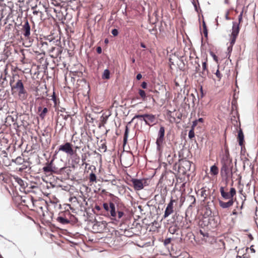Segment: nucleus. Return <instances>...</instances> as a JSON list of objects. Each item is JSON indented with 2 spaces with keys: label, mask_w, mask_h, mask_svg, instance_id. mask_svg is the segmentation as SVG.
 I'll return each instance as SVG.
<instances>
[{
  "label": "nucleus",
  "mask_w": 258,
  "mask_h": 258,
  "mask_svg": "<svg viewBox=\"0 0 258 258\" xmlns=\"http://www.w3.org/2000/svg\"><path fill=\"white\" fill-rule=\"evenodd\" d=\"M12 91H14L13 94L17 92L18 96L20 98L25 99L27 97V92L24 88V84L21 80L18 79L16 84H15L11 88Z\"/></svg>",
  "instance_id": "obj_1"
},
{
  "label": "nucleus",
  "mask_w": 258,
  "mask_h": 258,
  "mask_svg": "<svg viewBox=\"0 0 258 258\" xmlns=\"http://www.w3.org/2000/svg\"><path fill=\"white\" fill-rule=\"evenodd\" d=\"M220 173L221 176L226 180H228L229 178L232 176V166L231 165H222L221 168Z\"/></svg>",
  "instance_id": "obj_2"
},
{
  "label": "nucleus",
  "mask_w": 258,
  "mask_h": 258,
  "mask_svg": "<svg viewBox=\"0 0 258 258\" xmlns=\"http://www.w3.org/2000/svg\"><path fill=\"white\" fill-rule=\"evenodd\" d=\"M220 192L222 197L225 200L233 199L234 196L236 194V189L234 187H231L229 191H226L224 187L223 186L220 187Z\"/></svg>",
  "instance_id": "obj_3"
},
{
  "label": "nucleus",
  "mask_w": 258,
  "mask_h": 258,
  "mask_svg": "<svg viewBox=\"0 0 258 258\" xmlns=\"http://www.w3.org/2000/svg\"><path fill=\"white\" fill-rule=\"evenodd\" d=\"M165 135V128L163 126H161L158 133V137L156 139V144L157 145V150L160 151L162 146Z\"/></svg>",
  "instance_id": "obj_4"
},
{
  "label": "nucleus",
  "mask_w": 258,
  "mask_h": 258,
  "mask_svg": "<svg viewBox=\"0 0 258 258\" xmlns=\"http://www.w3.org/2000/svg\"><path fill=\"white\" fill-rule=\"evenodd\" d=\"M59 151H62L67 154L73 156L75 154L72 145L70 143H66L63 145H60L59 148Z\"/></svg>",
  "instance_id": "obj_5"
},
{
  "label": "nucleus",
  "mask_w": 258,
  "mask_h": 258,
  "mask_svg": "<svg viewBox=\"0 0 258 258\" xmlns=\"http://www.w3.org/2000/svg\"><path fill=\"white\" fill-rule=\"evenodd\" d=\"M22 27V32L23 36L27 39L29 38L31 35V27L28 20L24 21V23Z\"/></svg>",
  "instance_id": "obj_6"
},
{
  "label": "nucleus",
  "mask_w": 258,
  "mask_h": 258,
  "mask_svg": "<svg viewBox=\"0 0 258 258\" xmlns=\"http://www.w3.org/2000/svg\"><path fill=\"white\" fill-rule=\"evenodd\" d=\"M53 160H51L43 167L42 170L45 174H50L52 173H56V168L53 166Z\"/></svg>",
  "instance_id": "obj_7"
},
{
  "label": "nucleus",
  "mask_w": 258,
  "mask_h": 258,
  "mask_svg": "<svg viewBox=\"0 0 258 258\" xmlns=\"http://www.w3.org/2000/svg\"><path fill=\"white\" fill-rule=\"evenodd\" d=\"M175 202V200L171 199L170 202L168 204L165 209L164 218H166L173 212V204Z\"/></svg>",
  "instance_id": "obj_8"
},
{
  "label": "nucleus",
  "mask_w": 258,
  "mask_h": 258,
  "mask_svg": "<svg viewBox=\"0 0 258 258\" xmlns=\"http://www.w3.org/2000/svg\"><path fill=\"white\" fill-rule=\"evenodd\" d=\"M146 124L151 125L155 124L156 118L155 115L152 114H145L144 120Z\"/></svg>",
  "instance_id": "obj_9"
},
{
  "label": "nucleus",
  "mask_w": 258,
  "mask_h": 258,
  "mask_svg": "<svg viewBox=\"0 0 258 258\" xmlns=\"http://www.w3.org/2000/svg\"><path fill=\"white\" fill-rule=\"evenodd\" d=\"M131 181L133 184L134 188L137 190H139L143 188V181L145 182L144 180L138 179H132Z\"/></svg>",
  "instance_id": "obj_10"
},
{
  "label": "nucleus",
  "mask_w": 258,
  "mask_h": 258,
  "mask_svg": "<svg viewBox=\"0 0 258 258\" xmlns=\"http://www.w3.org/2000/svg\"><path fill=\"white\" fill-rule=\"evenodd\" d=\"M234 201L233 199H230L227 202H223L221 200L219 201L220 206L223 209H226L232 206L234 204Z\"/></svg>",
  "instance_id": "obj_11"
},
{
  "label": "nucleus",
  "mask_w": 258,
  "mask_h": 258,
  "mask_svg": "<svg viewBox=\"0 0 258 258\" xmlns=\"http://www.w3.org/2000/svg\"><path fill=\"white\" fill-rule=\"evenodd\" d=\"M186 202L187 204H189L188 207V209L191 208L195 204L196 202V199L195 196L192 195H187L186 197Z\"/></svg>",
  "instance_id": "obj_12"
},
{
  "label": "nucleus",
  "mask_w": 258,
  "mask_h": 258,
  "mask_svg": "<svg viewBox=\"0 0 258 258\" xmlns=\"http://www.w3.org/2000/svg\"><path fill=\"white\" fill-rule=\"evenodd\" d=\"M108 212H109L110 216L113 218L112 219L117 220L115 206L113 203H110V209Z\"/></svg>",
  "instance_id": "obj_13"
},
{
  "label": "nucleus",
  "mask_w": 258,
  "mask_h": 258,
  "mask_svg": "<svg viewBox=\"0 0 258 258\" xmlns=\"http://www.w3.org/2000/svg\"><path fill=\"white\" fill-rule=\"evenodd\" d=\"M232 36H237L239 32V24L236 22H233V26L232 29Z\"/></svg>",
  "instance_id": "obj_14"
},
{
  "label": "nucleus",
  "mask_w": 258,
  "mask_h": 258,
  "mask_svg": "<svg viewBox=\"0 0 258 258\" xmlns=\"http://www.w3.org/2000/svg\"><path fill=\"white\" fill-rule=\"evenodd\" d=\"M232 160L229 158L228 154H226L223 156L221 159L222 165L225 164L226 165H231Z\"/></svg>",
  "instance_id": "obj_15"
},
{
  "label": "nucleus",
  "mask_w": 258,
  "mask_h": 258,
  "mask_svg": "<svg viewBox=\"0 0 258 258\" xmlns=\"http://www.w3.org/2000/svg\"><path fill=\"white\" fill-rule=\"evenodd\" d=\"M202 71L200 73V76L203 78H205L208 75V70L207 69V63L204 61L202 63Z\"/></svg>",
  "instance_id": "obj_16"
},
{
  "label": "nucleus",
  "mask_w": 258,
  "mask_h": 258,
  "mask_svg": "<svg viewBox=\"0 0 258 258\" xmlns=\"http://www.w3.org/2000/svg\"><path fill=\"white\" fill-rule=\"evenodd\" d=\"M38 110L39 112L41 111L39 114V116L41 119H44L46 116V113L48 112V109L46 107H44L42 110V107H39L38 108Z\"/></svg>",
  "instance_id": "obj_17"
},
{
  "label": "nucleus",
  "mask_w": 258,
  "mask_h": 258,
  "mask_svg": "<svg viewBox=\"0 0 258 258\" xmlns=\"http://www.w3.org/2000/svg\"><path fill=\"white\" fill-rule=\"evenodd\" d=\"M238 139L239 145L242 146L244 141V135L241 130L238 132Z\"/></svg>",
  "instance_id": "obj_18"
},
{
  "label": "nucleus",
  "mask_w": 258,
  "mask_h": 258,
  "mask_svg": "<svg viewBox=\"0 0 258 258\" xmlns=\"http://www.w3.org/2000/svg\"><path fill=\"white\" fill-rule=\"evenodd\" d=\"M57 221L62 224H67L70 223V220L62 217H58Z\"/></svg>",
  "instance_id": "obj_19"
},
{
  "label": "nucleus",
  "mask_w": 258,
  "mask_h": 258,
  "mask_svg": "<svg viewBox=\"0 0 258 258\" xmlns=\"http://www.w3.org/2000/svg\"><path fill=\"white\" fill-rule=\"evenodd\" d=\"M210 172H211V174H212L214 175H217L219 172V170H218V167L215 165L212 166L210 168Z\"/></svg>",
  "instance_id": "obj_20"
},
{
  "label": "nucleus",
  "mask_w": 258,
  "mask_h": 258,
  "mask_svg": "<svg viewBox=\"0 0 258 258\" xmlns=\"http://www.w3.org/2000/svg\"><path fill=\"white\" fill-rule=\"evenodd\" d=\"M103 79H109L110 78V71L108 69H105L102 76Z\"/></svg>",
  "instance_id": "obj_21"
},
{
  "label": "nucleus",
  "mask_w": 258,
  "mask_h": 258,
  "mask_svg": "<svg viewBox=\"0 0 258 258\" xmlns=\"http://www.w3.org/2000/svg\"><path fill=\"white\" fill-rule=\"evenodd\" d=\"M14 179L15 180V181L17 182L21 186H22V187L25 186L24 181L21 178L17 176V177H15Z\"/></svg>",
  "instance_id": "obj_22"
},
{
  "label": "nucleus",
  "mask_w": 258,
  "mask_h": 258,
  "mask_svg": "<svg viewBox=\"0 0 258 258\" xmlns=\"http://www.w3.org/2000/svg\"><path fill=\"white\" fill-rule=\"evenodd\" d=\"M128 132H129L128 128V127L127 126H126L125 130V132H124V137H123V143H124V144H126V143L127 142V138H128Z\"/></svg>",
  "instance_id": "obj_23"
},
{
  "label": "nucleus",
  "mask_w": 258,
  "mask_h": 258,
  "mask_svg": "<svg viewBox=\"0 0 258 258\" xmlns=\"http://www.w3.org/2000/svg\"><path fill=\"white\" fill-rule=\"evenodd\" d=\"M89 180H90V182H92L96 181V176L95 174H94L93 172H91L90 174Z\"/></svg>",
  "instance_id": "obj_24"
},
{
  "label": "nucleus",
  "mask_w": 258,
  "mask_h": 258,
  "mask_svg": "<svg viewBox=\"0 0 258 258\" xmlns=\"http://www.w3.org/2000/svg\"><path fill=\"white\" fill-rule=\"evenodd\" d=\"M177 231V228H176V226H170L169 228V232L172 234H175Z\"/></svg>",
  "instance_id": "obj_25"
},
{
  "label": "nucleus",
  "mask_w": 258,
  "mask_h": 258,
  "mask_svg": "<svg viewBox=\"0 0 258 258\" xmlns=\"http://www.w3.org/2000/svg\"><path fill=\"white\" fill-rule=\"evenodd\" d=\"M139 93L140 96L143 98V99L145 100V98L146 97V95L145 92L142 89H140Z\"/></svg>",
  "instance_id": "obj_26"
},
{
  "label": "nucleus",
  "mask_w": 258,
  "mask_h": 258,
  "mask_svg": "<svg viewBox=\"0 0 258 258\" xmlns=\"http://www.w3.org/2000/svg\"><path fill=\"white\" fill-rule=\"evenodd\" d=\"M73 156V161L75 162L76 163H79L80 161V157L77 155L76 154H74Z\"/></svg>",
  "instance_id": "obj_27"
},
{
  "label": "nucleus",
  "mask_w": 258,
  "mask_h": 258,
  "mask_svg": "<svg viewBox=\"0 0 258 258\" xmlns=\"http://www.w3.org/2000/svg\"><path fill=\"white\" fill-rule=\"evenodd\" d=\"M145 114H137L134 116L133 117V119H135V118H140L141 120H144Z\"/></svg>",
  "instance_id": "obj_28"
},
{
  "label": "nucleus",
  "mask_w": 258,
  "mask_h": 258,
  "mask_svg": "<svg viewBox=\"0 0 258 258\" xmlns=\"http://www.w3.org/2000/svg\"><path fill=\"white\" fill-rule=\"evenodd\" d=\"M124 215V213L122 211H118L117 212V215L116 214V217H117V218L118 219L121 218Z\"/></svg>",
  "instance_id": "obj_29"
},
{
  "label": "nucleus",
  "mask_w": 258,
  "mask_h": 258,
  "mask_svg": "<svg viewBox=\"0 0 258 258\" xmlns=\"http://www.w3.org/2000/svg\"><path fill=\"white\" fill-rule=\"evenodd\" d=\"M103 207L104 208V209L105 210V211H109V209H110V204H108L107 203H104L103 204Z\"/></svg>",
  "instance_id": "obj_30"
},
{
  "label": "nucleus",
  "mask_w": 258,
  "mask_h": 258,
  "mask_svg": "<svg viewBox=\"0 0 258 258\" xmlns=\"http://www.w3.org/2000/svg\"><path fill=\"white\" fill-rule=\"evenodd\" d=\"M237 36H232V38L230 41V45L233 46L235 42Z\"/></svg>",
  "instance_id": "obj_31"
},
{
  "label": "nucleus",
  "mask_w": 258,
  "mask_h": 258,
  "mask_svg": "<svg viewBox=\"0 0 258 258\" xmlns=\"http://www.w3.org/2000/svg\"><path fill=\"white\" fill-rule=\"evenodd\" d=\"M33 14L34 15H37L39 14L41 18L42 17V16L43 15V13L42 12L39 11H36V10L33 11Z\"/></svg>",
  "instance_id": "obj_32"
},
{
  "label": "nucleus",
  "mask_w": 258,
  "mask_h": 258,
  "mask_svg": "<svg viewBox=\"0 0 258 258\" xmlns=\"http://www.w3.org/2000/svg\"><path fill=\"white\" fill-rule=\"evenodd\" d=\"M111 33L114 36H116L118 34V31L117 29H113L112 30Z\"/></svg>",
  "instance_id": "obj_33"
},
{
  "label": "nucleus",
  "mask_w": 258,
  "mask_h": 258,
  "mask_svg": "<svg viewBox=\"0 0 258 258\" xmlns=\"http://www.w3.org/2000/svg\"><path fill=\"white\" fill-rule=\"evenodd\" d=\"M194 136H195L194 132L192 130L189 131V132L188 133L189 138L191 139V138H194Z\"/></svg>",
  "instance_id": "obj_34"
},
{
  "label": "nucleus",
  "mask_w": 258,
  "mask_h": 258,
  "mask_svg": "<svg viewBox=\"0 0 258 258\" xmlns=\"http://www.w3.org/2000/svg\"><path fill=\"white\" fill-rule=\"evenodd\" d=\"M206 190L202 189L201 192V196L203 197L204 199L206 198Z\"/></svg>",
  "instance_id": "obj_35"
},
{
  "label": "nucleus",
  "mask_w": 258,
  "mask_h": 258,
  "mask_svg": "<svg viewBox=\"0 0 258 258\" xmlns=\"http://www.w3.org/2000/svg\"><path fill=\"white\" fill-rule=\"evenodd\" d=\"M170 242H171L170 238H166L164 241V244L165 245H167L168 244H169L170 243Z\"/></svg>",
  "instance_id": "obj_36"
},
{
  "label": "nucleus",
  "mask_w": 258,
  "mask_h": 258,
  "mask_svg": "<svg viewBox=\"0 0 258 258\" xmlns=\"http://www.w3.org/2000/svg\"><path fill=\"white\" fill-rule=\"evenodd\" d=\"M185 200H186V198H184V197H181L180 198V206H181L183 205V204L184 202L185 201Z\"/></svg>",
  "instance_id": "obj_37"
},
{
  "label": "nucleus",
  "mask_w": 258,
  "mask_h": 258,
  "mask_svg": "<svg viewBox=\"0 0 258 258\" xmlns=\"http://www.w3.org/2000/svg\"><path fill=\"white\" fill-rule=\"evenodd\" d=\"M216 76L219 78V79H220L221 77V74L220 73V71H219V70H217L216 72Z\"/></svg>",
  "instance_id": "obj_38"
},
{
  "label": "nucleus",
  "mask_w": 258,
  "mask_h": 258,
  "mask_svg": "<svg viewBox=\"0 0 258 258\" xmlns=\"http://www.w3.org/2000/svg\"><path fill=\"white\" fill-rule=\"evenodd\" d=\"M141 86L143 88V89H146L147 88V84L146 82H142V84H141Z\"/></svg>",
  "instance_id": "obj_39"
},
{
  "label": "nucleus",
  "mask_w": 258,
  "mask_h": 258,
  "mask_svg": "<svg viewBox=\"0 0 258 258\" xmlns=\"http://www.w3.org/2000/svg\"><path fill=\"white\" fill-rule=\"evenodd\" d=\"M22 160V158L21 157H17L16 159V162H17L18 163H21V161Z\"/></svg>",
  "instance_id": "obj_40"
},
{
  "label": "nucleus",
  "mask_w": 258,
  "mask_h": 258,
  "mask_svg": "<svg viewBox=\"0 0 258 258\" xmlns=\"http://www.w3.org/2000/svg\"><path fill=\"white\" fill-rule=\"evenodd\" d=\"M96 50H97V53L99 54H100L102 52V48L100 46H98L97 47Z\"/></svg>",
  "instance_id": "obj_41"
},
{
  "label": "nucleus",
  "mask_w": 258,
  "mask_h": 258,
  "mask_svg": "<svg viewBox=\"0 0 258 258\" xmlns=\"http://www.w3.org/2000/svg\"><path fill=\"white\" fill-rule=\"evenodd\" d=\"M14 81H15V79H14V78H12V79H11V80H10V86H11V88H12V86H13V85H14V84H13V83H14Z\"/></svg>",
  "instance_id": "obj_42"
},
{
  "label": "nucleus",
  "mask_w": 258,
  "mask_h": 258,
  "mask_svg": "<svg viewBox=\"0 0 258 258\" xmlns=\"http://www.w3.org/2000/svg\"><path fill=\"white\" fill-rule=\"evenodd\" d=\"M211 55L213 56V57L214 59L215 60H216V61H217V60H218L217 56H216V55L214 53H213V52H212V53H211Z\"/></svg>",
  "instance_id": "obj_43"
},
{
  "label": "nucleus",
  "mask_w": 258,
  "mask_h": 258,
  "mask_svg": "<svg viewBox=\"0 0 258 258\" xmlns=\"http://www.w3.org/2000/svg\"><path fill=\"white\" fill-rule=\"evenodd\" d=\"M242 19V13H241V14L238 16V21L239 23L241 22Z\"/></svg>",
  "instance_id": "obj_44"
},
{
  "label": "nucleus",
  "mask_w": 258,
  "mask_h": 258,
  "mask_svg": "<svg viewBox=\"0 0 258 258\" xmlns=\"http://www.w3.org/2000/svg\"><path fill=\"white\" fill-rule=\"evenodd\" d=\"M198 123V122L197 120H195V121H194L192 122V127H194L195 126H196Z\"/></svg>",
  "instance_id": "obj_45"
},
{
  "label": "nucleus",
  "mask_w": 258,
  "mask_h": 258,
  "mask_svg": "<svg viewBox=\"0 0 258 258\" xmlns=\"http://www.w3.org/2000/svg\"><path fill=\"white\" fill-rule=\"evenodd\" d=\"M102 121L104 123H106V121H107V119L108 118V117L107 116H102Z\"/></svg>",
  "instance_id": "obj_46"
},
{
  "label": "nucleus",
  "mask_w": 258,
  "mask_h": 258,
  "mask_svg": "<svg viewBox=\"0 0 258 258\" xmlns=\"http://www.w3.org/2000/svg\"><path fill=\"white\" fill-rule=\"evenodd\" d=\"M142 77V76L141 74H138L137 76H136V79L138 80H140L141 79Z\"/></svg>",
  "instance_id": "obj_47"
},
{
  "label": "nucleus",
  "mask_w": 258,
  "mask_h": 258,
  "mask_svg": "<svg viewBox=\"0 0 258 258\" xmlns=\"http://www.w3.org/2000/svg\"><path fill=\"white\" fill-rule=\"evenodd\" d=\"M232 47L233 46L232 45H230L228 47V48H227V50L229 52H231L232 50Z\"/></svg>",
  "instance_id": "obj_48"
},
{
  "label": "nucleus",
  "mask_w": 258,
  "mask_h": 258,
  "mask_svg": "<svg viewBox=\"0 0 258 258\" xmlns=\"http://www.w3.org/2000/svg\"><path fill=\"white\" fill-rule=\"evenodd\" d=\"M204 35L205 37H207L208 36V30L207 29H205V30H204Z\"/></svg>",
  "instance_id": "obj_49"
},
{
  "label": "nucleus",
  "mask_w": 258,
  "mask_h": 258,
  "mask_svg": "<svg viewBox=\"0 0 258 258\" xmlns=\"http://www.w3.org/2000/svg\"><path fill=\"white\" fill-rule=\"evenodd\" d=\"M52 100L54 102H55V101H56V97L55 96V95H54V93H53V95H52Z\"/></svg>",
  "instance_id": "obj_50"
},
{
  "label": "nucleus",
  "mask_w": 258,
  "mask_h": 258,
  "mask_svg": "<svg viewBox=\"0 0 258 258\" xmlns=\"http://www.w3.org/2000/svg\"><path fill=\"white\" fill-rule=\"evenodd\" d=\"M250 250L253 252V253H254L255 252V250L254 249L253 247V246H251L250 247Z\"/></svg>",
  "instance_id": "obj_51"
},
{
  "label": "nucleus",
  "mask_w": 258,
  "mask_h": 258,
  "mask_svg": "<svg viewBox=\"0 0 258 258\" xmlns=\"http://www.w3.org/2000/svg\"><path fill=\"white\" fill-rule=\"evenodd\" d=\"M198 122H203V119L202 118H200L198 119H197Z\"/></svg>",
  "instance_id": "obj_52"
},
{
  "label": "nucleus",
  "mask_w": 258,
  "mask_h": 258,
  "mask_svg": "<svg viewBox=\"0 0 258 258\" xmlns=\"http://www.w3.org/2000/svg\"><path fill=\"white\" fill-rule=\"evenodd\" d=\"M203 26L204 30H205V29H207L205 22H203Z\"/></svg>",
  "instance_id": "obj_53"
},
{
  "label": "nucleus",
  "mask_w": 258,
  "mask_h": 258,
  "mask_svg": "<svg viewBox=\"0 0 258 258\" xmlns=\"http://www.w3.org/2000/svg\"><path fill=\"white\" fill-rule=\"evenodd\" d=\"M141 46L142 47V48H146V45L145 44H144L143 43H141Z\"/></svg>",
  "instance_id": "obj_54"
},
{
  "label": "nucleus",
  "mask_w": 258,
  "mask_h": 258,
  "mask_svg": "<svg viewBox=\"0 0 258 258\" xmlns=\"http://www.w3.org/2000/svg\"><path fill=\"white\" fill-rule=\"evenodd\" d=\"M109 42V40L107 38H106L105 40H104V43H106V44H107Z\"/></svg>",
  "instance_id": "obj_55"
},
{
  "label": "nucleus",
  "mask_w": 258,
  "mask_h": 258,
  "mask_svg": "<svg viewBox=\"0 0 258 258\" xmlns=\"http://www.w3.org/2000/svg\"><path fill=\"white\" fill-rule=\"evenodd\" d=\"M237 213L235 210H234L232 212V215H237Z\"/></svg>",
  "instance_id": "obj_56"
},
{
  "label": "nucleus",
  "mask_w": 258,
  "mask_h": 258,
  "mask_svg": "<svg viewBox=\"0 0 258 258\" xmlns=\"http://www.w3.org/2000/svg\"><path fill=\"white\" fill-rule=\"evenodd\" d=\"M95 209L97 210H100V208L99 206H95Z\"/></svg>",
  "instance_id": "obj_57"
},
{
  "label": "nucleus",
  "mask_w": 258,
  "mask_h": 258,
  "mask_svg": "<svg viewBox=\"0 0 258 258\" xmlns=\"http://www.w3.org/2000/svg\"><path fill=\"white\" fill-rule=\"evenodd\" d=\"M193 5H194V7L195 8L196 10L197 11V5H196V3L195 2L193 3Z\"/></svg>",
  "instance_id": "obj_58"
},
{
  "label": "nucleus",
  "mask_w": 258,
  "mask_h": 258,
  "mask_svg": "<svg viewBox=\"0 0 258 258\" xmlns=\"http://www.w3.org/2000/svg\"><path fill=\"white\" fill-rule=\"evenodd\" d=\"M82 162L84 163V162L86 160V157H84L83 156H82Z\"/></svg>",
  "instance_id": "obj_59"
},
{
  "label": "nucleus",
  "mask_w": 258,
  "mask_h": 258,
  "mask_svg": "<svg viewBox=\"0 0 258 258\" xmlns=\"http://www.w3.org/2000/svg\"><path fill=\"white\" fill-rule=\"evenodd\" d=\"M189 97H191L192 99L195 98V97L192 94L190 95Z\"/></svg>",
  "instance_id": "obj_60"
},
{
  "label": "nucleus",
  "mask_w": 258,
  "mask_h": 258,
  "mask_svg": "<svg viewBox=\"0 0 258 258\" xmlns=\"http://www.w3.org/2000/svg\"><path fill=\"white\" fill-rule=\"evenodd\" d=\"M185 163H186V164H187L188 165H190V162H189V161H186V162H185Z\"/></svg>",
  "instance_id": "obj_61"
},
{
  "label": "nucleus",
  "mask_w": 258,
  "mask_h": 258,
  "mask_svg": "<svg viewBox=\"0 0 258 258\" xmlns=\"http://www.w3.org/2000/svg\"><path fill=\"white\" fill-rule=\"evenodd\" d=\"M132 61L133 63H134L135 62V59L134 58H133Z\"/></svg>",
  "instance_id": "obj_62"
},
{
  "label": "nucleus",
  "mask_w": 258,
  "mask_h": 258,
  "mask_svg": "<svg viewBox=\"0 0 258 258\" xmlns=\"http://www.w3.org/2000/svg\"><path fill=\"white\" fill-rule=\"evenodd\" d=\"M134 120V119H133V118L131 120V121L128 122V123L131 124L133 121Z\"/></svg>",
  "instance_id": "obj_63"
},
{
  "label": "nucleus",
  "mask_w": 258,
  "mask_h": 258,
  "mask_svg": "<svg viewBox=\"0 0 258 258\" xmlns=\"http://www.w3.org/2000/svg\"><path fill=\"white\" fill-rule=\"evenodd\" d=\"M225 3L228 4V0H225Z\"/></svg>",
  "instance_id": "obj_64"
}]
</instances>
